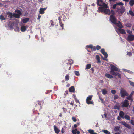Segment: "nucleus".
<instances>
[{"label":"nucleus","instance_id":"nucleus-1","mask_svg":"<svg viewBox=\"0 0 134 134\" xmlns=\"http://www.w3.org/2000/svg\"><path fill=\"white\" fill-rule=\"evenodd\" d=\"M97 11L99 12H103L105 14L108 15H110L111 14H112V15L110 16V20L113 24H116L117 20L116 18L114 15V13L113 10H111L110 9H98Z\"/></svg>","mask_w":134,"mask_h":134},{"label":"nucleus","instance_id":"nucleus-2","mask_svg":"<svg viewBox=\"0 0 134 134\" xmlns=\"http://www.w3.org/2000/svg\"><path fill=\"white\" fill-rule=\"evenodd\" d=\"M97 5L101 7H99L98 8H108L107 5L103 2L102 0H97Z\"/></svg>","mask_w":134,"mask_h":134},{"label":"nucleus","instance_id":"nucleus-3","mask_svg":"<svg viewBox=\"0 0 134 134\" xmlns=\"http://www.w3.org/2000/svg\"><path fill=\"white\" fill-rule=\"evenodd\" d=\"M110 66L111 70L110 71V74L112 75H116V72L115 71H118V68L112 64L110 65Z\"/></svg>","mask_w":134,"mask_h":134},{"label":"nucleus","instance_id":"nucleus-4","mask_svg":"<svg viewBox=\"0 0 134 134\" xmlns=\"http://www.w3.org/2000/svg\"><path fill=\"white\" fill-rule=\"evenodd\" d=\"M15 12L16 13H14L13 14V16L15 18H19L22 14L21 12L18 10H15Z\"/></svg>","mask_w":134,"mask_h":134},{"label":"nucleus","instance_id":"nucleus-5","mask_svg":"<svg viewBox=\"0 0 134 134\" xmlns=\"http://www.w3.org/2000/svg\"><path fill=\"white\" fill-rule=\"evenodd\" d=\"M120 93L121 97L124 98L125 96H128L129 94L124 89H121L120 90Z\"/></svg>","mask_w":134,"mask_h":134},{"label":"nucleus","instance_id":"nucleus-6","mask_svg":"<svg viewBox=\"0 0 134 134\" xmlns=\"http://www.w3.org/2000/svg\"><path fill=\"white\" fill-rule=\"evenodd\" d=\"M121 104H122V107H128L129 105V101L126 99L124 101L122 102Z\"/></svg>","mask_w":134,"mask_h":134},{"label":"nucleus","instance_id":"nucleus-7","mask_svg":"<svg viewBox=\"0 0 134 134\" xmlns=\"http://www.w3.org/2000/svg\"><path fill=\"white\" fill-rule=\"evenodd\" d=\"M134 40V35L131 34H129L128 35L127 40L129 41H131Z\"/></svg>","mask_w":134,"mask_h":134},{"label":"nucleus","instance_id":"nucleus-8","mask_svg":"<svg viewBox=\"0 0 134 134\" xmlns=\"http://www.w3.org/2000/svg\"><path fill=\"white\" fill-rule=\"evenodd\" d=\"M121 124L123 125L125 127L129 129H130L131 127L128 124H127L126 122L125 121H122L121 122Z\"/></svg>","mask_w":134,"mask_h":134},{"label":"nucleus","instance_id":"nucleus-9","mask_svg":"<svg viewBox=\"0 0 134 134\" xmlns=\"http://www.w3.org/2000/svg\"><path fill=\"white\" fill-rule=\"evenodd\" d=\"M133 93V92H132L130 94L129 96H127L128 97H127V98L129 100H130L131 102L133 101V99L132 98V97Z\"/></svg>","mask_w":134,"mask_h":134},{"label":"nucleus","instance_id":"nucleus-10","mask_svg":"<svg viewBox=\"0 0 134 134\" xmlns=\"http://www.w3.org/2000/svg\"><path fill=\"white\" fill-rule=\"evenodd\" d=\"M53 127L55 133L57 134H58L60 131V130L55 125H54L53 126Z\"/></svg>","mask_w":134,"mask_h":134},{"label":"nucleus","instance_id":"nucleus-11","mask_svg":"<svg viewBox=\"0 0 134 134\" xmlns=\"http://www.w3.org/2000/svg\"><path fill=\"white\" fill-rule=\"evenodd\" d=\"M60 18V16L59 17L58 19L59 20L60 25L62 28V29H64V24L62 23V20Z\"/></svg>","mask_w":134,"mask_h":134},{"label":"nucleus","instance_id":"nucleus-12","mask_svg":"<svg viewBox=\"0 0 134 134\" xmlns=\"http://www.w3.org/2000/svg\"><path fill=\"white\" fill-rule=\"evenodd\" d=\"M125 9H117V11L119 14H122L125 12Z\"/></svg>","mask_w":134,"mask_h":134},{"label":"nucleus","instance_id":"nucleus-13","mask_svg":"<svg viewBox=\"0 0 134 134\" xmlns=\"http://www.w3.org/2000/svg\"><path fill=\"white\" fill-rule=\"evenodd\" d=\"M115 25H116L120 29H122L123 27L122 24L120 21H119L118 23H116V24Z\"/></svg>","mask_w":134,"mask_h":134},{"label":"nucleus","instance_id":"nucleus-14","mask_svg":"<svg viewBox=\"0 0 134 134\" xmlns=\"http://www.w3.org/2000/svg\"><path fill=\"white\" fill-rule=\"evenodd\" d=\"M69 92H74L75 88L74 86H71L69 88Z\"/></svg>","mask_w":134,"mask_h":134},{"label":"nucleus","instance_id":"nucleus-15","mask_svg":"<svg viewBox=\"0 0 134 134\" xmlns=\"http://www.w3.org/2000/svg\"><path fill=\"white\" fill-rule=\"evenodd\" d=\"M96 59L97 62L98 63H100V58L99 55H97L96 56Z\"/></svg>","mask_w":134,"mask_h":134},{"label":"nucleus","instance_id":"nucleus-16","mask_svg":"<svg viewBox=\"0 0 134 134\" xmlns=\"http://www.w3.org/2000/svg\"><path fill=\"white\" fill-rule=\"evenodd\" d=\"M118 32L121 34H126V32L124 29H119L118 30Z\"/></svg>","mask_w":134,"mask_h":134},{"label":"nucleus","instance_id":"nucleus-17","mask_svg":"<svg viewBox=\"0 0 134 134\" xmlns=\"http://www.w3.org/2000/svg\"><path fill=\"white\" fill-rule=\"evenodd\" d=\"M105 76L107 78L110 79L113 78V77L112 75H111L109 74L108 73H106L105 74Z\"/></svg>","mask_w":134,"mask_h":134},{"label":"nucleus","instance_id":"nucleus-18","mask_svg":"<svg viewBox=\"0 0 134 134\" xmlns=\"http://www.w3.org/2000/svg\"><path fill=\"white\" fill-rule=\"evenodd\" d=\"M29 20V18H26L23 19L22 21L23 23H25L27 22Z\"/></svg>","mask_w":134,"mask_h":134},{"label":"nucleus","instance_id":"nucleus-19","mask_svg":"<svg viewBox=\"0 0 134 134\" xmlns=\"http://www.w3.org/2000/svg\"><path fill=\"white\" fill-rule=\"evenodd\" d=\"M88 132L90 134H97V133L94 132V131L93 130H91V129H89L88 130Z\"/></svg>","mask_w":134,"mask_h":134},{"label":"nucleus","instance_id":"nucleus-20","mask_svg":"<svg viewBox=\"0 0 134 134\" xmlns=\"http://www.w3.org/2000/svg\"><path fill=\"white\" fill-rule=\"evenodd\" d=\"M124 113L122 111H120L119 113V115L122 118H124Z\"/></svg>","mask_w":134,"mask_h":134},{"label":"nucleus","instance_id":"nucleus-21","mask_svg":"<svg viewBox=\"0 0 134 134\" xmlns=\"http://www.w3.org/2000/svg\"><path fill=\"white\" fill-rule=\"evenodd\" d=\"M46 9H40L39 13L40 14H42L44 13V11Z\"/></svg>","mask_w":134,"mask_h":134},{"label":"nucleus","instance_id":"nucleus-22","mask_svg":"<svg viewBox=\"0 0 134 134\" xmlns=\"http://www.w3.org/2000/svg\"><path fill=\"white\" fill-rule=\"evenodd\" d=\"M102 93L103 95H105L107 93V91L105 89H102L101 90Z\"/></svg>","mask_w":134,"mask_h":134},{"label":"nucleus","instance_id":"nucleus-23","mask_svg":"<svg viewBox=\"0 0 134 134\" xmlns=\"http://www.w3.org/2000/svg\"><path fill=\"white\" fill-rule=\"evenodd\" d=\"M93 95H90L88 96L86 98V101H88L89 100H91Z\"/></svg>","mask_w":134,"mask_h":134},{"label":"nucleus","instance_id":"nucleus-24","mask_svg":"<svg viewBox=\"0 0 134 134\" xmlns=\"http://www.w3.org/2000/svg\"><path fill=\"white\" fill-rule=\"evenodd\" d=\"M21 30L22 32H24L26 30V28L25 26H23L21 27Z\"/></svg>","mask_w":134,"mask_h":134},{"label":"nucleus","instance_id":"nucleus-25","mask_svg":"<svg viewBox=\"0 0 134 134\" xmlns=\"http://www.w3.org/2000/svg\"><path fill=\"white\" fill-rule=\"evenodd\" d=\"M102 131L106 134H110V132L106 130H102Z\"/></svg>","mask_w":134,"mask_h":134},{"label":"nucleus","instance_id":"nucleus-26","mask_svg":"<svg viewBox=\"0 0 134 134\" xmlns=\"http://www.w3.org/2000/svg\"><path fill=\"white\" fill-rule=\"evenodd\" d=\"M129 4L131 6H133L134 5V0H130L129 2Z\"/></svg>","mask_w":134,"mask_h":134},{"label":"nucleus","instance_id":"nucleus-27","mask_svg":"<svg viewBox=\"0 0 134 134\" xmlns=\"http://www.w3.org/2000/svg\"><path fill=\"white\" fill-rule=\"evenodd\" d=\"M124 118H125L126 120H130V116L127 115L125 116Z\"/></svg>","mask_w":134,"mask_h":134},{"label":"nucleus","instance_id":"nucleus-28","mask_svg":"<svg viewBox=\"0 0 134 134\" xmlns=\"http://www.w3.org/2000/svg\"><path fill=\"white\" fill-rule=\"evenodd\" d=\"M117 6H120V7L124 5L123 3L122 2L116 3Z\"/></svg>","mask_w":134,"mask_h":134},{"label":"nucleus","instance_id":"nucleus-29","mask_svg":"<svg viewBox=\"0 0 134 134\" xmlns=\"http://www.w3.org/2000/svg\"><path fill=\"white\" fill-rule=\"evenodd\" d=\"M91 67V65L90 64H88L86 66V69H90Z\"/></svg>","mask_w":134,"mask_h":134},{"label":"nucleus","instance_id":"nucleus-30","mask_svg":"<svg viewBox=\"0 0 134 134\" xmlns=\"http://www.w3.org/2000/svg\"><path fill=\"white\" fill-rule=\"evenodd\" d=\"M69 79V76L68 74H67L65 76V80L66 81H67Z\"/></svg>","mask_w":134,"mask_h":134},{"label":"nucleus","instance_id":"nucleus-31","mask_svg":"<svg viewBox=\"0 0 134 134\" xmlns=\"http://www.w3.org/2000/svg\"><path fill=\"white\" fill-rule=\"evenodd\" d=\"M0 19L1 20H5V18L2 15H0Z\"/></svg>","mask_w":134,"mask_h":134},{"label":"nucleus","instance_id":"nucleus-32","mask_svg":"<svg viewBox=\"0 0 134 134\" xmlns=\"http://www.w3.org/2000/svg\"><path fill=\"white\" fill-rule=\"evenodd\" d=\"M129 13L132 16H134V13L132 11H129Z\"/></svg>","mask_w":134,"mask_h":134},{"label":"nucleus","instance_id":"nucleus-33","mask_svg":"<svg viewBox=\"0 0 134 134\" xmlns=\"http://www.w3.org/2000/svg\"><path fill=\"white\" fill-rule=\"evenodd\" d=\"M120 106L119 105V106L115 105L114 107V108L115 109H117L118 110H119Z\"/></svg>","mask_w":134,"mask_h":134},{"label":"nucleus","instance_id":"nucleus-34","mask_svg":"<svg viewBox=\"0 0 134 134\" xmlns=\"http://www.w3.org/2000/svg\"><path fill=\"white\" fill-rule=\"evenodd\" d=\"M113 75L117 76L119 78H120L121 76V75L119 73H116V75Z\"/></svg>","mask_w":134,"mask_h":134},{"label":"nucleus","instance_id":"nucleus-35","mask_svg":"<svg viewBox=\"0 0 134 134\" xmlns=\"http://www.w3.org/2000/svg\"><path fill=\"white\" fill-rule=\"evenodd\" d=\"M119 96L117 95L114 94V99L115 100L118 99V98Z\"/></svg>","mask_w":134,"mask_h":134},{"label":"nucleus","instance_id":"nucleus-36","mask_svg":"<svg viewBox=\"0 0 134 134\" xmlns=\"http://www.w3.org/2000/svg\"><path fill=\"white\" fill-rule=\"evenodd\" d=\"M74 73L77 76H79L80 75V74H79V72L78 71H74Z\"/></svg>","mask_w":134,"mask_h":134},{"label":"nucleus","instance_id":"nucleus-37","mask_svg":"<svg viewBox=\"0 0 134 134\" xmlns=\"http://www.w3.org/2000/svg\"><path fill=\"white\" fill-rule=\"evenodd\" d=\"M86 102L87 104H92L93 103V102L92 101H90V100L86 101Z\"/></svg>","mask_w":134,"mask_h":134},{"label":"nucleus","instance_id":"nucleus-38","mask_svg":"<svg viewBox=\"0 0 134 134\" xmlns=\"http://www.w3.org/2000/svg\"><path fill=\"white\" fill-rule=\"evenodd\" d=\"M102 54L104 55L105 57V58H107L108 57V55L106 52H105L104 53H103Z\"/></svg>","mask_w":134,"mask_h":134},{"label":"nucleus","instance_id":"nucleus-39","mask_svg":"<svg viewBox=\"0 0 134 134\" xmlns=\"http://www.w3.org/2000/svg\"><path fill=\"white\" fill-rule=\"evenodd\" d=\"M86 47L88 48H90L91 49H93V46L91 45L87 46Z\"/></svg>","mask_w":134,"mask_h":134},{"label":"nucleus","instance_id":"nucleus-40","mask_svg":"<svg viewBox=\"0 0 134 134\" xmlns=\"http://www.w3.org/2000/svg\"><path fill=\"white\" fill-rule=\"evenodd\" d=\"M129 82L131 86L133 87H134V82L130 81H129Z\"/></svg>","mask_w":134,"mask_h":134},{"label":"nucleus","instance_id":"nucleus-41","mask_svg":"<svg viewBox=\"0 0 134 134\" xmlns=\"http://www.w3.org/2000/svg\"><path fill=\"white\" fill-rule=\"evenodd\" d=\"M111 92L112 94H115L116 93V91L115 90H113L111 91Z\"/></svg>","mask_w":134,"mask_h":134},{"label":"nucleus","instance_id":"nucleus-42","mask_svg":"<svg viewBox=\"0 0 134 134\" xmlns=\"http://www.w3.org/2000/svg\"><path fill=\"white\" fill-rule=\"evenodd\" d=\"M72 120L74 122H75L77 121V119L75 117H72Z\"/></svg>","mask_w":134,"mask_h":134},{"label":"nucleus","instance_id":"nucleus-43","mask_svg":"<svg viewBox=\"0 0 134 134\" xmlns=\"http://www.w3.org/2000/svg\"><path fill=\"white\" fill-rule=\"evenodd\" d=\"M96 48L97 50H99L100 49V46L99 45H97L96 46Z\"/></svg>","mask_w":134,"mask_h":134},{"label":"nucleus","instance_id":"nucleus-44","mask_svg":"<svg viewBox=\"0 0 134 134\" xmlns=\"http://www.w3.org/2000/svg\"><path fill=\"white\" fill-rule=\"evenodd\" d=\"M62 109H63V111L64 112V113L66 112L67 111V110L66 108L63 107L62 108Z\"/></svg>","mask_w":134,"mask_h":134},{"label":"nucleus","instance_id":"nucleus-45","mask_svg":"<svg viewBox=\"0 0 134 134\" xmlns=\"http://www.w3.org/2000/svg\"><path fill=\"white\" fill-rule=\"evenodd\" d=\"M130 122V123L133 125L134 126V121L133 120H131Z\"/></svg>","mask_w":134,"mask_h":134},{"label":"nucleus","instance_id":"nucleus-46","mask_svg":"<svg viewBox=\"0 0 134 134\" xmlns=\"http://www.w3.org/2000/svg\"><path fill=\"white\" fill-rule=\"evenodd\" d=\"M9 16L10 18H12L13 16V15L12 13L11 12L9 13Z\"/></svg>","mask_w":134,"mask_h":134},{"label":"nucleus","instance_id":"nucleus-47","mask_svg":"<svg viewBox=\"0 0 134 134\" xmlns=\"http://www.w3.org/2000/svg\"><path fill=\"white\" fill-rule=\"evenodd\" d=\"M100 52L102 53H103L105 52V49L103 48H102L100 50Z\"/></svg>","mask_w":134,"mask_h":134},{"label":"nucleus","instance_id":"nucleus-48","mask_svg":"<svg viewBox=\"0 0 134 134\" xmlns=\"http://www.w3.org/2000/svg\"><path fill=\"white\" fill-rule=\"evenodd\" d=\"M99 99L102 102L104 103H105L104 101L103 100L102 98H101L100 97H99Z\"/></svg>","mask_w":134,"mask_h":134},{"label":"nucleus","instance_id":"nucleus-49","mask_svg":"<svg viewBox=\"0 0 134 134\" xmlns=\"http://www.w3.org/2000/svg\"><path fill=\"white\" fill-rule=\"evenodd\" d=\"M117 5L116 3L115 4H114V5H113V6L112 8H116V7H117Z\"/></svg>","mask_w":134,"mask_h":134},{"label":"nucleus","instance_id":"nucleus-50","mask_svg":"<svg viewBox=\"0 0 134 134\" xmlns=\"http://www.w3.org/2000/svg\"><path fill=\"white\" fill-rule=\"evenodd\" d=\"M72 132L73 134H76V132L75 131V130H72Z\"/></svg>","mask_w":134,"mask_h":134},{"label":"nucleus","instance_id":"nucleus-51","mask_svg":"<svg viewBox=\"0 0 134 134\" xmlns=\"http://www.w3.org/2000/svg\"><path fill=\"white\" fill-rule=\"evenodd\" d=\"M61 132L62 133H63L65 132V130L63 128H62L61 129Z\"/></svg>","mask_w":134,"mask_h":134},{"label":"nucleus","instance_id":"nucleus-52","mask_svg":"<svg viewBox=\"0 0 134 134\" xmlns=\"http://www.w3.org/2000/svg\"><path fill=\"white\" fill-rule=\"evenodd\" d=\"M51 25L52 26H53L54 25V23L52 20L51 21Z\"/></svg>","mask_w":134,"mask_h":134},{"label":"nucleus","instance_id":"nucleus-53","mask_svg":"<svg viewBox=\"0 0 134 134\" xmlns=\"http://www.w3.org/2000/svg\"><path fill=\"white\" fill-rule=\"evenodd\" d=\"M127 33L128 34H131L132 33V32L129 30H127Z\"/></svg>","mask_w":134,"mask_h":134},{"label":"nucleus","instance_id":"nucleus-54","mask_svg":"<svg viewBox=\"0 0 134 134\" xmlns=\"http://www.w3.org/2000/svg\"><path fill=\"white\" fill-rule=\"evenodd\" d=\"M70 104L72 105V106H73L74 104V101L73 100L70 103Z\"/></svg>","mask_w":134,"mask_h":134},{"label":"nucleus","instance_id":"nucleus-55","mask_svg":"<svg viewBox=\"0 0 134 134\" xmlns=\"http://www.w3.org/2000/svg\"><path fill=\"white\" fill-rule=\"evenodd\" d=\"M75 101L76 102V103H80V102H79V100H78L77 99V98H75Z\"/></svg>","mask_w":134,"mask_h":134},{"label":"nucleus","instance_id":"nucleus-56","mask_svg":"<svg viewBox=\"0 0 134 134\" xmlns=\"http://www.w3.org/2000/svg\"><path fill=\"white\" fill-rule=\"evenodd\" d=\"M79 124V123H77V124H75L74 125V126L75 128H76L77 127V125H78Z\"/></svg>","mask_w":134,"mask_h":134},{"label":"nucleus","instance_id":"nucleus-57","mask_svg":"<svg viewBox=\"0 0 134 134\" xmlns=\"http://www.w3.org/2000/svg\"><path fill=\"white\" fill-rule=\"evenodd\" d=\"M94 51H95L96 49V47L95 46H93V49Z\"/></svg>","mask_w":134,"mask_h":134},{"label":"nucleus","instance_id":"nucleus-58","mask_svg":"<svg viewBox=\"0 0 134 134\" xmlns=\"http://www.w3.org/2000/svg\"><path fill=\"white\" fill-rule=\"evenodd\" d=\"M126 26H127L128 27H131V25L130 24V23H128V24H127Z\"/></svg>","mask_w":134,"mask_h":134},{"label":"nucleus","instance_id":"nucleus-59","mask_svg":"<svg viewBox=\"0 0 134 134\" xmlns=\"http://www.w3.org/2000/svg\"><path fill=\"white\" fill-rule=\"evenodd\" d=\"M127 55L130 56L131 55H132V53L131 52H129L128 53H127Z\"/></svg>","mask_w":134,"mask_h":134},{"label":"nucleus","instance_id":"nucleus-60","mask_svg":"<svg viewBox=\"0 0 134 134\" xmlns=\"http://www.w3.org/2000/svg\"><path fill=\"white\" fill-rule=\"evenodd\" d=\"M73 62L72 61V62H70V63H67V64L68 65L69 64L70 65H71L73 63Z\"/></svg>","mask_w":134,"mask_h":134},{"label":"nucleus","instance_id":"nucleus-61","mask_svg":"<svg viewBox=\"0 0 134 134\" xmlns=\"http://www.w3.org/2000/svg\"><path fill=\"white\" fill-rule=\"evenodd\" d=\"M117 119L118 120H120L121 119V118H120V117L119 116H118L117 117Z\"/></svg>","mask_w":134,"mask_h":134},{"label":"nucleus","instance_id":"nucleus-62","mask_svg":"<svg viewBox=\"0 0 134 134\" xmlns=\"http://www.w3.org/2000/svg\"><path fill=\"white\" fill-rule=\"evenodd\" d=\"M73 98H74L75 99V98H77L75 95L73 94Z\"/></svg>","mask_w":134,"mask_h":134},{"label":"nucleus","instance_id":"nucleus-63","mask_svg":"<svg viewBox=\"0 0 134 134\" xmlns=\"http://www.w3.org/2000/svg\"><path fill=\"white\" fill-rule=\"evenodd\" d=\"M41 17V16L39 15L38 16V18H37V19L38 20H39V19Z\"/></svg>","mask_w":134,"mask_h":134},{"label":"nucleus","instance_id":"nucleus-64","mask_svg":"<svg viewBox=\"0 0 134 134\" xmlns=\"http://www.w3.org/2000/svg\"><path fill=\"white\" fill-rule=\"evenodd\" d=\"M91 70L92 71V72L93 71H94V70L93 68H92L91 69Z\"/></svg>","mask_w":134,"mask_h":134}]
</instances>
